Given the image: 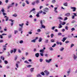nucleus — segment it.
<instances>
[{
    "mask_svg": "<svg viewBox=\"0 0 77 77\" xmlns=\"http://www.w3.org/2000/svg\"><path fill=\"white\" fill-rule=\"evenodd\" d=\"M52 60V59H50L49 60H46L45 61L46 62H47V63H50V62H51V61Z\"/></svg>",
    "mask_w": 77,
    "mask_h": 77,
    "instance_id": "obj_4",
    "label": "nucleus"
},
{
    "mask_svg": "<svg viewBox=\"0 0 77 77\" xmlns=\"http://www.w3.org/2000/svg\"><path fill=\"white\" fill-rule=\"evenodd\" d=\"M56 45V43L54 44V45L52 46V47H54Z\"/></svg>",
    "mask_w": 77,
    "mask_h": 77,
    "instance_id": "obj_28",
    "label": "nucleus"
},
{
    "mask_svg": "<svg viewBox=\"0 0 77 77\" xmlns=\"http://www.w3.org/2000/svg\"><path fill=\"white\" fill-rule=\"evenodd\" d=\"M0 43L2 42H3V40L2 39H1V40H0Z\"/></svg>",
    "mask_w": 77,
    "mask_h": 77,
    "instance_id": "obj_48",
    "label": "nucleus"
},
{
    "mask_svg": "<svg viewBox=\"0 0 77 77\" xmlns=\"http://www.w3.org/2000/svg\"><path fill=\"white\" fill-rule=\"evenodd\" d=\"M9 21H11V23H11V26H13V24H14V23H14V20H10Z\"/></svg>",
    "mask_w": 77,
    "mask_h": 77,
    "instance_id": "obj_9",
    "label": "nucleus"
},
{
    "mask_svg": "<svg viewBox=\"0 0 77 77\" xmlns=\"http://www.w3.org/2000/svg\"><path fill=\"white\" fill-rule=\"evenodd\" d=\"M66 23L65 22H63V23L62 24V25H65Z\"/></svg>",
    "mask_w": 77,
    "mask_h": 77,
    "instance_id": "obj_61",
    "label": "nucleus"
},
{
    "mask_svg": "<svg viewBox=\"0 0 77 77\" xmlns=\"http://www.w3.org/2000/svg\"><path fill=\"white\" fill-rule=\"evenodd\" d=\"M39 51L40 53H44V50L43 49Z\"/></svg>",
    "mask_w": 77,
    "mask_h": 77,
    "instance_id": "obj_11",
    "label": "nucleus"
},
{
    "mask_svg": "<svg viewBox=\"0 0 77 77\" xmlns=\"http://www.w3.org/2000/svg\"><path fill=\"white\" fill-rule=\"evenodd\" d=\"M66 39V38H65V37H64L63 38V39L62 40V41H63V42H65V41Z\"/></svg>",
    "mask_w": 77,
    "mask_h": 77,
    "instance_id": "obj_15",
    "label": "nucleus"
},
{
    "mask_svg": "<svg viewBox=\"0 0 77 77\" xmlns=\"http://www.w3.org/2000/svg\"><path fill=\"white\" fill-rule=\"evenodd\" d=\"M32 5H35V2H34L32 3Z\"/></svg>",
    "mask_w": 77,
    "mask_h": 77,
    "instance_id": "obj_47",
    "label": "nucleus"
},
{
    "mask_svg": "<svg viewBox=\"0 0 77 77\" xmlns=\"http://www.w3.org/2000/svg\"><path fill=\"white\" fill-rule=\"evenodd\" d=\"M63 6H68V3L67 2L66 3H64L63 4Z\"/></svg>",
    "mask_w": 77,
    "mask_h": 77,
    "instance_id": "obj_13",
    "label": "nucleus"
},
{
    "mask_svg": "<svg viewBox=\"0 0 77 77\" xmlns=\"http://www.w3.org/2000/svg\"><path fill=\"white\" fill-rule=\"evenodd\" d=\"M0 38L1 39H3V36H2V35H0Z\"/></svg>",
    "mask_w": 77,
    "mask_h": 77,
    "instance_id": "obj_54",
    "label": "nucleus"
},
{
    "mask_svg": "<svg viewBox=\"0 0 77 77\" xmlns=\"http://www.w3.org/2000/svg\"><path fill=\"white\" fill-rule=\"evenodd\" d=\"M56 2V0H52V3H54Z\"/></svg>",
    "mask_w": 77,
    "mask_h": 77,
    "instance_id": "obj_26",
    "label": "nucleus"
},
{
    "mask_svg": "<svg viewBox=\"0 0 77 77\" xmlns=\"http://www.w3.org/2000/svg\"><path fill=\"white\" fill-rule=\"evenodd\" d=\"M42 38H41V37L39 38V39L38 40V42H41L42 41Z\"/></svg>",
    "mask_w": 77,
    "mask_h": 77,
    "instance_id": "obj_14",
    "label": "nucleus"
},
{
    "mask_svg": "<svg viewBox=\"0 0 77 77\" xmlns=\"http://www.w3.org/2000/svg\"><path fill=\"white\" fill-rule=\"evenodd\" d=\"M39 13H37V14L36 15V17H39Z\"/></svg>",
    "mask_w": 77,
    "mask_h": 77,
    "instance_id": "obj_22",
    "label": "nucleus"
},
{
    "mask_svg": "<svg viewBox=\"0 0 77 77\" xmlns=\"http://www.w3.org/2000/svg\"><path fill=\"white\" fill-rule=\"evenodd\" d=\"M35 56L36 57H38L39 56V53H37L35 54Z\"/></svg>",
    "mask_w": 77,
    "mask_h": 77,
    "instance_id": "obj_8",
    "label": "nucleus"
},
{
    "mask_svg": "<svg viewBox=\"0 0 77 77\" xmlns=\"http://www.w3.org/2000/svg\"><path fill=\"white\" fill-rule=\"evenodd\" d=\"M51 42H54V40L53 39H51Z\"/></svg>",
    "mask_w": 77,
    "mask_h": 77,
    "instance_id": "obj_38",
    "label": "nucleus"
},
{
    "mask_svg": "<svg viewBox=\"0 0 77 77\" xmlns=\"http://www.w3.org/2000/svg\"><path fill=\"white\" fill-rule=\"evenodd\" d=\"M33 69H34V68H32L30 69V71H31V72H33Z\"/></svg>",
    "mask_w": 77,
    "mask_h": 77,
    "instance_id": "obj_21",
    "label": "nucleus"
},
{
    "mask_svg": "<svg viewBox=\"0 0 77 77\" xmlns=\"http://www.w3.org/2000/svg\"><path fill=\"white\" fill-rule=\"evenodd\" d=\"M20 44H22L23 43V40H20Z\"/></svg>",
    "mask_w": 77,
    "mask_h": 77,
    "instance_id": "obj_36",
    "label": "nucleus"
},
{
    "mask_svg": "<svg viewBox=\"0 0 77 77\" xmlns=\"http://www.w3.org/2000/svg\"><path fill=\"white\" fill-rule=\"evenodd\" d=\"M73 15H72V19H74L75 18V17H77V15L75 13H73Z\"/></svg>",
    "mask_w": 77,
    "mask_h": 77,
    "instance_id": "obj_2",
    "label": "nucleus"
},
{
    "mask_svg": "<svg viewBox=\"0 0 77 77\" xmlns=\"http://www.w3.org/2000/svg\"><path fill=\"white\" fill-rule=\"evenodd\" d=\"M16 66L17 67V68H18V64L17 63L16 64Z\"/></svg>",
    "mask_w": 77,
    "mask_h": 77,
    "instance_id": "obj_55",
    "label": "nucleus"
},
{
    "mask_svg": "<svg viewBox=\"0 0 77 77\" xmlns=\"http://www.w3.org/2000/svg\"><path fill=\"white\" fill-rule=\"evenodd\" d=\"M5 19H6V20H5L6 21H8V17H6V18H5Z\"/></svg>",
    "mask_w": 77,
    "mask_h": 77,
    "instance_id": "obj_64",
    "label": "nucleus"
},
{
    "mask_svg": "<svg viewBox=\"0 0 77 77\" xmlns=\"http://www.w3.org/2000/svg\"><path fill=\"white\" fill-rule=\"evenodd\" d=\"M68 20V18H67V17H66L64 19V20L65 21V20Z\"/></svg>",
    "mask_w": 77,
    "mask_h": 77,
    "instance_id": "obj_50",
    "label": "nucleus"
},
{
    "mask_svg": "<svg viewBox=\"0 0 77 77\" xmlns=\"http://www.w3.org/2000/svg\"><path fill=\"white\" fill-rule=\"evenodd\" d=\"M1 59H2L3 60H5V57H1Z\"/></svg>",
    "mask_w": 77,
    "mask_h": 77,
    "instance_id": "obj_25",
    "label": "nucleus"
},
{
    "mask_svg": "<svg viewBox=\"0 0 77 77\" xmlns=\"http://www.w3.org/2000/svg\"><path fill=\"white\" fill-rule=\"evenodd\" d=\"M72 32H73V31H74V30H75V29L74 28H72L71 29Z\"/></svg>",
    "mask_w": 77,
    "mask_h": 77,
    "instance_id": "obj_35",
    "label": "nucleus"
},
{
    "mask_svg": "<svg viewBox=\"0 0 77 77\" xmlns=\"http://www.w3.org/2000/svg\"><path fill=\"white\" fill-rule=\"evenodd\" d=\"M26 3H27V4L28 5H29V1H26Z\"/></svg>",
    "mask_w": 77,
    "mask_h": 77,
    "instance_id": "obj_46",
    "label": "nucleus"
},
{
    "mask_svg": "<svg viewBox=\"0 0 77 77\" xmlns=\"http://www.w3.org/2000/svg\"><path fill=\"white\" fill-rule=\"evenodd\" d=\"M28 24H29V22L27 21H26V26H28V25H29Z\"/></svg>",
    "mask_w": 77,
    "mask_h": 77,
    "instance_id": "obj_49",
    "label": "nucleus"
},
{
    "mask_svg": "<svg viewBox=\"0 0 77 77\" xmlns=\"http://www.w3.org/2000/svg\"><path fill=\"white\" fill-rule=\"evenodd\" d=\"M58 35L59 36H61L62 35V33L60 32H59L58 33Z\"/></svg>",
    "mask_w": 77,
    "mask_h": 77,
    "instance_id": "obj_32",
    "label": "nucleus"
},
{
    "mask_svg": "<svg viewBox=\"0 0 77 77\" xmlns=\"http://www.w3.org/2000/svg\"><path fill=\"white\" fill-rule=\"evenodd\" d=\"M71 8L72 9H73L72 11L73 12H75V11H76V8H75V7H71Z\"/></svg>",
    "mask_w": 77,
    "mask_h": 77,
    "instance_id": "obj_5",
    "label": "nucleus"
},
{
    "mask_svg": "<svg viewBox=\"0 0 77 77\" xmlns=\"http://www.w3.org/2000/svg\"><path fill=\"white\" fill-rule=\"evenodd\" d=\"M48 10H49V9L48 8H46L45 9L44 11H45V12H47L48 11Z\"/></svg>",
    "mask_w": 77,
    "mask_h": 77,
    "instance_id": "obj_6",
    "label": "nucleus"
},
{
    "mask_svg": "<svg viewBox=\"0 0 77 77\" xmlns=\"http://www.w3.org/2000/svg\"><path fill=\"white\" fill-rule=\"evenodd\" d=\"M58 19L59 20H63V18H62L60 17H58Z\"/></svg>",
    "mask_w": 77,
    "mask_h": 77,
    "instance_id": "obj_40",
    "label": "nucleus"
},
{
    "mask_svg": "<svg viewBox=\"0 0 77 77\" xmlns=\"http://www.w3.org/2000/svg\"><path fill=\"white\" fill-rule=\"evenodd\" d=\"M44 72H45V73L46 75H49V72L48 71H47V70H45Z\"/></svg>",
    "mask_w": 77,
    "mask_h": 77,
    "instance_id": "obj_7",
    "label": "nucleus"
},
{
    "mask_svg": "<svg viewBox=\"0 0 77 77\" xmlns=\"http://www.w3.org/2000/svg\"><path fill=\"white\" fill-rule=\"evenodd\" d=\"M65 29H66L67 30H68V26H65Z\"/></svg>",
    "mask_w": 77,
    "mask_h": 77,
    "instance_id": "obj_37",
    "label": "nucleus"
},
{
    "mask_svg": "<svg viewBox=\"0 0 77 77\" xmlns=\"http://www.w3.org/2000/svg\"><path fill=\"white\" fill-rule=\"evenodd\" d=\"M58 27L59 28V29H60V28H62V26L61 24H60L59 25Z\"/></svg>",
    "mask_w": 77,
    "mask_h": 77,
    "instance_id": "obj_12",
    "label": "nucleus"
},
{
    "mask_svg": "<svg viewBox=\"0 0 77 77\" xmlns=\"http://www.w3.org/2000/svg\"><path fill=\"white\" fill-rule=\"evenodd\" d=\"M42 75H45V74H44V72H42L41 73Z\"/></svg>",
    "mask_w": 77,
    "mask_h": 77,
    "instance_id": "obj_57",
    "label": "nucleus"
},
{
    "mask_svg": "<svg viewBox=\"0 0 77 77\" xmlns=\"http://www.w3.org/2000/svg\"><path fill=\"white\" fill-rule=\"evenodd\" d=\"M49 49L51 51H53V48L51 47H50Z\"/></svg>",
    "mask_w": 77,
    "mask_h": 77,
    "instance_id": "obj_30",
    "label": "nucleus"
},
{
    "mask_svg": "<svg viewBox=\"0 0 77 77\" xmlns=\"http://www.w3.org/2000/svg\"><path fill=\"white\" fill-rule=\"evenodd\" d=\"M43 29H45V26L44 25H43V24L41 25Z\"/></svg>",
    "mask_w": 77,
    "mask_h": 77,
    "instance_id": "obj_17",
    "label": "nucleus"
},
{
    "mask_svg": "<svg viewBox=\"0 0 77 77\" xmlns=\"http://www.w3.org/2000/svg\"><path fill=\"white\" fill-rule=\"evenodd\" d=\"M34 11H35V8H33L31 10L30 12H31Z\"/></svg>",
    "mask_w": 77,
    "mask_h": 77,
    "instance_id": "obj_33",
    "label": "nucleus"
},
{
    "mask_svg": "<svg viewBox=\"0 0 77 77\" xmlns=\"http://www.w3.org/2000/svg\"><path fill=\"white\" fill-rule=\"evenodd\" d=\"M39 14H41V13H42V10H41L39 11V12H38Z\"/></svg>",
    "mask_w": 77,
    "mask_h": 77,
    "instance_id": "obj_56",
    "label": "nucleus"
},
{
    "mask_svg": "<svg viewBox=\"0 0 77 77\" xmlns=\"http://www.w3.org/2000/svg\"><path fill=\"white\" fill-rule=\"evenodd\" d=\"M8 44L7 43L5 45H4L3 46V47H4V48H6V45H8Z\"/></svg>",
    "mask_w": 77,
    "mask_h": 77,
    "instance_id": "obj_24",
    "label": "nucleus"
},
{
    "mask_svg": "<svg viewBox=\"0 0 77 77\" xmlns=\"http://www.w3.org/2000/svg\"><path fill=\"white\" fill-rule=\"evenodd\" d=\"M12 16L14 17H17V15L16 14H14L12 15Z\"/></svg>",
    "mask_w": 77,
    "mask_h": 77,
    "instance_id": "obj_19",
    "label": "nucleus"
},
{
    "mask_svg": "<svg viewBox=\"0 0 77 77\" xmlns=\"http://www.w3.org/2000/svg\"><path fill=\"white\" fill-rule=\"evenodd\" d=\"M55 29V26H53L52 27L51 29L52 30H54Z\"/></svg>",
    "mask_w": 77,
    "mask_h": 77,
    "instance_id": "obj_60",
    "label": "nucleus"
},
{
    "mask_svg": "<svg viewBox=\"0 0 77 77\" xmlns=\"http://www.w3.org/2000/svg\"><path fill=\"white\" fill-rule=\"evenodd\" d=\"M41 29H38L37 30V32H41Z\"/></svg>",
    "mask_w": 77,
    "mask_h": 77,
    "instance_id": "obj_34",
    "label": "nucleus"
},
{
    "mask_svg": "<svg viewBox=\"0 0 77 77\" xmlns=\"http://www.w3.org/2000/svg\"><path fill=\"white\" fill-rule=\"evenodd\" d=\"M35 3L37 4L39 3V0H36V1L35 2Z\"/></svg>",
    "mask_w": 77,
    "mask_h": 77,
    "instance_id": "obj_20",
    "label": "nucleus"
},
{
    "mask_svg": "<svg viewBox=\"0 0 77 77\" xmlns=\"http://www.w3.org/2000/svg\"><path fill=\"white\" fill-rule=\"evenodd\" d=\"M40 54L41 56H44V54L43 53H40Z\"/></svg>",
    "mask_w": 77,
    "mask_h": 77,
    "instance_id": "obj_44",
    "label": "nucleus"
},
{
    "mask_svg": "<svg viewBox=\"0 0 77 77\" xmlns=\"http://www.w3.org/2000/svg\"><path fill=\"white\" fill-rule=\"evenodd\" d=\"M54 36V35L53 34H52L51 35V38H53V36Z\"/></svg>",
    "mask_w": 77,
    "mask_h": 77,
    "instance_id": "obj_52",
    "label": "nucleus"
},
{
    "mask_svg": "<svg viewBox=\"0 0 77 77\" xmlns=\"http://www.w3.org/2000/svg\"><path fill=\"white\" fill-rule=\"evenodd\" d=\"M40 24H41V25H42V20L40 21Z\"/></svg>",
    "mask_w": 77,
    "mask_h": 77,
    "instance_id": "obj_59",
    "label": "nucleus"
},
{
    "mask_svg": "<svg viewBox=\"0 0 77 77\" xmlns=\"http://www.w3.org/2000/svg\"><path fill=\"white\" fill-rule=\"evenodd\" d=\"M7 34L5 33H3L2 34V36H4L5 35H7Z\"/></svg>",
    "mask_w": 77,
    "mask_h": 77,
    "instance_id": "obj_63",
    "label": "nucleus"
},
{
    "mask_svg": "<svg viewBox=\"0 0 77 77\" xmlns=\"http://www.w3.org/2000/svg\"><path fill=\"white\" fill-rule=\"evenodd\" d=\"M73 46H74V44H71V45L70 47L71 48H72V47H73Z\"/></svg>",
    "mask_w": 77,
    "mask_h": 77,
    "instance_id": "obj_29",
    "label": "nucleus"
},
{
    "mask_svg": "<svg viewBox=\"0 0 77 77\" xmlns=\"http://www.w3.org/2000/svg\"><path fill=\"white\" fill-rule=\"evenodd\" d=\"M23 25H24V24L23 23H22L21 24H20L19 25V26H20V27H22V28H23Z\"/></svg>",
    "mask_w": 77,
    "mask_h": 77,
    "instance_id": "obj_16",
    "label": "nucleus"
},
{
    "mask_svg": "<svg viewBox=\"0 0 77 77\" xmlns=\"http://www.w3.org/2000/svg\"><path fill=\"white\" fill-rule=\"evenodd\" d=\"M14 50H11L10 51V53H13L14 52V53H15L17 51V49H14Z\"/></svg>",
    "mask_w": 77,
    "mask_h": 77,
    "instance_id": "obj_1",
    "label": "nucleus"
},
{
    "mask_svg": "<svg viewBox=\"0 0 77 77\" xmlns=\"http://www.w3.org/2000/svg\"><path fill=\"white\" fill-rule=\"evenodd\" d=\"M12 36V35H9L8 36V37L9 38H11Z\"/></svg>",
    "mask_w": 77,
    "mask_h": 77,
    "instance_id": "obj_53",
    "label": "nucleus"
},
{
    "mask_svg": "<svg viewBox=\"0 0 77 77\" xmlns=\"http://www.w3.org/2000/svg\"><path fill=\"white\" fill-rule=\"evenodd\" d=\"M70 15V13H68L65 15V16H66V17H69Z\"/></svg>",
    "mask_w": 77,
    "mask_h": 77,
    "instance_id": "obj_10",
    "label": "nucleus"
},
{
    "mask_svg": "<svg viewBox=\"0 0 77 77\" xmlns=\"http://www.w3.org/2000/svg\"><path fill=\"white\" fill-rule=\"evenodd\" d=\"M37 77H41L42 76H41V75L40 74H38L37 75Z\"/></svg>",
    "mask_w": 77,
    "mask_h": 77,
    "instance_id": "obj_23",
    "label": "nucleus"
},
{
    "mask_svg": "<svg viewBox=\"0 0 77 77\" xmlns=\"http://www.w3.org/2000/svg\"><path fill=\"white\" fill-rule=\"evenodd\" d=\"M63 50H64V48H62L60 49V51H62Z\"/></svg>",
    "mask_w": 77,
    "mask_h": 77,
    "instance_id": "obj_42",
    "label": "nucleus"
},
{
    "mask_svg": "<svg viewBox=\"0 0 77 77\" xmlns=\"http://www.w3.org/2000/svg\"><path fill=\"white\" fill-rule=\"evenodd\" d=\"M31 66H32V65H28L27 66V68H30V67H31Z\"/></svg>",
    "mask_w": 77,
    "mask_h": 77,
    "instance_id": "obj_39",
    "label": "nucleus"
},
{
    "mask_svg": "<svg viewBox=\"0 0 77 77\" xmlns=\"http://www.w3.org/2000/svg\"><path fill=\"white\" fill-rule=\"evenodd\" d=\"M62 32H64L65 31V29H62Z\"/></svg>",
    "mask_w": 77,
    "mask_h": 77,
    "instance_id": "obj_62",
    "label": "nucleus"
},
{
    "mask_svg": "<svg viewBox=\"0 0 77 77\" xmlns=\"http://www.w3.org/2000/svg\"><path fill=\"white\" fill-rule=\"evenodd\" d=\"M17 57H18L17 56H16V57H15L14 59V60H16L17 59Z\"/></svg>",
    "mask_w": 77,
    "mask_h": 77,
    "instance_id": "obj_58",
    "label": "nucleus"
},
{
    "mask_svg": "<svg viewBox=\"0 0 77 77\" xmlns=\"http://www.w3.org/2000/svg\"><path fill=\"white\" fill-rule=\"evenodd\" d=\"M32 42H36V39L32 40L31 41Z\"/></svg>",
    "mask_w": 77,
    "mask_h": 77,
    "instance_id": "obj_18",
    "label": "nucleus"
},
{
    "mask_svg": "<svg viewBox=\"0 0 77 77\" xmlns=\"http://www.w3.org/2000/svg\"><path fill=\"white\" fill-rule=\"evenodd\" d=\"M23 28L22 27H20L19 29V31H21L22 30V28Z\"/></svg>",
    "mask_w": 77,
    "mask_h": 77,
    "instance_id": "obj_41",
    "label": "nucleus"
},
{
    "mask_svg": "<svg viewBox=\"0 0 77 77\" xmlns=\"http://www.w3.org/2000/svg\"><path fill=\"white\" fill-rule=\"evenodd\" d=\"M43 61V60L42 59H40V62H42Z\"/></svg>",
    "mask_w": 77,
    "mask_h": 77,
    "instance_id": "obj_45",
    "label": "nucleus"
},
{
    "mask_svg": "<svg viewBox=\"0 0 77 77\" xmlns=\"http://www.w3.org/2000/svg\"><path fill=\"white\" fill-rule=\"evenodd\" d=\"M14 4L15 3L14 2H13L11 4V5H10V6H8V9H9L11 7H14Z\"/></svg>",
    "mask_w": 77,
    "mask_h": 77,
    "instance_id": "obj_3",
    "label": "nucleus"
},
{
    "mask_svg": "<svg viewBox=\"0 0 77 77\" xmlns=\"http://www.w3.org/2000/svg\"><path fill=\"white\" fill-rule=\"evenodd\" d=\"M48 40L46 39L45 40V43H48Z\"/></svg>",
    "mask_w": 77,
    "mask_h": 77,
    "instance_id": "obj_31",
    "label": "nucleus"
},
{
    "mask_svg": "<svg viewBox=\"0 0 77 77\" xmlns=\"http://www.w3.org/2000/svg\"><path fill=\"white\" fill-rule=\"evenodd\" d=\"M14 32V34H16L17 33H18V31L15 30Z\"/></svg>",
    "mask_w": 77,
    "mask_h": 77,
    "instance_id": "obj_43",
    "label": "nucleus"
},
{
    "mask_svg": "<svg viewBox=\"0 0 77 77\" xmlns=\"http://www.w3.org/2000/svg\"><path fill=\"white\" fill-rule=\"evenodd\" d=\"M4 62L5 64H8V61H7L5 60Z\"/></svg>",
    "mask_w": 77,
    "mask_h": 77,
    "instance_id": "obj_51",
    "label": "nucleus"
},
{
    "mask_svg": "<svg viewBox=\"0 0 77 77\" xmlns=\"http://www.w3.org/2000/svg\"><path fill=\"white\" fill-rule=\"evenodd\" d=\"M24 63H26L29 64V62H28V61L27 60H25L24 62Z\"/></svg>",
    "mask_w": 77,
    "mask_h": 77,
    "instance_id": "obj_27",
    "label": "nucleus"
}]
</instances>
